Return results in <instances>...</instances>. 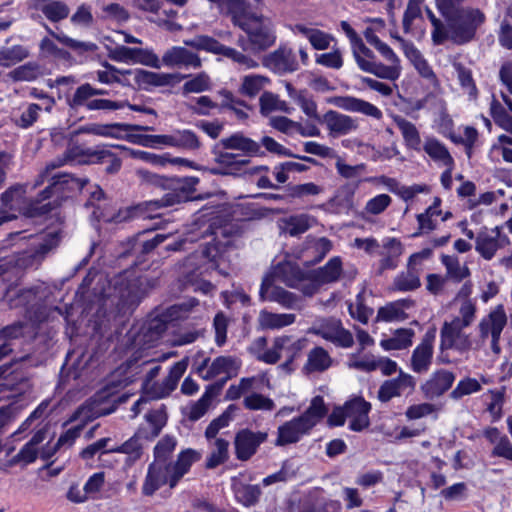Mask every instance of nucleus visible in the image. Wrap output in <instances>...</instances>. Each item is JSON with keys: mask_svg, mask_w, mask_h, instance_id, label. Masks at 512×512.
Listing matches in <instances>:
<instances>
[{"mask_svg": "<svg viewBox=\"0 0 512 512\" xmlns=\"http://www.w3.org/2000/svg\"><path fill=\"white\" fill-rule=\"evenodd\" d=\"M81 288L91 289V295L101 306L115 307L120 313L133 311L144 297L145 291L139 279L123 277L109 279L102 273L91 272L83 279Z\"/></svg>", "mask_w": 512, "mask_h": 512, "instance_id": "f257e3e1", "label": "nucleus"}, {"mask_svg": "<svg viewBox=\"0 0 512 512\" xmlns=\"http://www.w3.org/2000/svg\"><path fill=\"white\" fill-rule=\"evenodd\" d=\"M446 21V40L455 45H466L477 38V31L486 22L485 13L479 8L460 6L441 13Z\"/></svg>", "mask_w": 512, "mask_h": 512, "instance_id": "f03ea898", "label": "nucleus"}, {"mask_svg": "<svg viewBox=\"0 0 512 512\" xmlns=\"http://www.w3.org/2000/svg\"><path fill=\"white\" fill-rule=\"evenodd\" d=\"M228 13L232 23L250 37L252 53L265 51L274 45L276 35L271 22L262 15L248 12L245 2L237 3Z\"/></svg>", "mask_w": 512, "mask_h": 512, "instance_id": "7ed1b4c3", "label": "nucleus"}, {"mask_svg": "<svg viewBox=\"0 0 512 512\" xmlns=\"http://www.w3.org/2000/svg\"><path fill=\"white\" fill-rule=\"evenodd\" d=\"M138 174L147 183L168 191L161 199L150 202V205L155 206V208L171 207L193 200L195 187L199 183V178L194 176L166 177L147 170H139Z\"/></svg>", "mask_w": 512, "mask_h": 512, "instance_id": "20e7f679", "label": "nucleus"}, {"mask_svg": "<svg viewBox=\"0 0 512 512\" xmlns=\"http://www.w3.org/2000/svg\"><path fill=\"white\" fill-rule=\"evenodd\" d=\"M241 230L233 224L223 226L211 223L202 232V237H211V240L203 244L201 254L208 260L211 267L226 275L222 266L227 262V252L234 246V239L240 236Z\"/></svg>", "mask_w": 512, "mask_h": 512, "instance_id": "39448f33", "label": "nucleus"}, {"mask_svg": "<svg viewBox=\"0 0 512 512\" xmlns=\"http://www.w3.org/2000/svg\"><path fill=\"white\" fill-rule=\"evenodd\" d=\"M26 187L22 184H15L9 187L0 197V212L6 214H23L27 217L43 216L57 206L53 203H44L42 206H34L26 202Z\"/></svg>", "mask_w": 512, "mask_h": 512, "instance_id": "423d86ee", "label": "nucleus"}, {"mask_svg": "<svg viewBox=\"0 0 512 512\" xmlns=\"http://www.w3.org/2000/svg\"><path fill=\"white\" fill-rule=\"evenodd\" d=\"M30 359V355H25L0 366V392L14 391L22 394L29 388L30 375L27 368L34 366L27 365Z\"/></svg>", "mask_w": 512, "mask_h": 512, "instance_id": "0eeeda50", "label": "nucleus"}, {"mask_svg": "<svg viewBox=\"0 0 512 512\" xmlns=\"http://www.w3.org/2000/svg\"><path fill=\"white\" fill-rule=\"evenodd\" d=\"M280 281L290 288H299L302 282L309 280L308 272L303 271L299 265L291 261L279 262L272 272L266 275L261 283L259 295L265 301V294L269 292L274 281Z\"/></svg>", "mask_w": 512, "mask_h": 512, "instance_id": "6e6552de", "label": "nucleus"}, {"mask_svg": "<svg viewBox=\"0 0 512 512\" xmlns=\"http://www.w3.org/2000/svg\"><path fill=\"white\" fill-rule=\"evenodd\" d=\"M52 183L43 189L35 200L31 201L34 206H42V202L54 198L48 203L57 204L54 208L60 206L61 200L65 198V192L73 190H82L89 182L87 178H76L72 174L63 173L53 176Z\"/></svg>", "mask_w": 512, "mask_h": 512, "instance_id": "1a4fd4ad", "label": "nucleus"}, {"mask_svg": "<svg viewBox=\"0 0 512 512\" xmlns=\"http://www.w3.org/2000/svg\"><path fill=\"white\" fill-rule=\"evenodd\" d=\"M228 150L221 145V140L212 147L213 160L218 166L207 168L210 174L238 177L241 175L243 168L250 164L249 158L243 157L239 153L228 152Z\"/></svg>", "mask_w": 512, "mask_h": 512, "instance_id": "9d476101", "label": "nucleus"}, {"mask_svg": "<svg viewBox=\"0 0 512 512\" xmlns=\"http://www.w3.org/2000/svg\"><path fill=\"white\" fill-rule=\"evenodd\" d=\"M309 332L339 347L349 348L354 344L352 333L342 326L339 319H323L317 327H312Z\"/></svg>", "mask_w": 512, "mask_h": 512, "instance_id": "9b49d317", "label": "nucleus"}, {"mask_svg": "<svg viewBox=\"0 0 512 512\" xmlns=\"http://www.w3.org/2000/svg\"><path fill=\"white\" fill-rule=\"evenodd\" d=\"M464 328L458 321H445L440 331V350L455 349L460 353L469 351L472 342L469 335L463 332Z\"/></svg>", "mask_w": 512, "mask_h": 512, "instance_id": "f8f14e48", "label": "nucleus"}, {"mask_svg": "<svg viewBox=\"0 0 512 512\" xmlns=\"http://www.w3.org/2000/svg\"><path fill=\"white\" fill-rule=\"evenodd\" d=\"M267 438V432H254L247 428L239 430L234 438L236 458L240 461H248L256 454L259 446L264 443Z\"/></svg>", "mask_w": 512, "mask_h": 512, "instance_id": "ddd939ff", "label": "nucleus"}, {"mask_svg": "<svg viewBox=\"0 0 512 512\" xmlns=\"http://www.w3.org/2000/svg\"><path fill=\"white\" fill-rule=\"evenodd\" d=\"M131 380L125 378L124 380H110L100 391H98L93 397V415L96 417L105 416L113 413L117 404L123 403L126 401V396L122 395L117 398V400H113L112 405L108 408H101L100 405L108 401L109 398L113 397L120 388L126 387Z\"/></svg>", "mask_w": 512, "mask_h": 512, "instance_id": "4468645a", "label": "nucleus"}, {"mask_svg": "<svg viewBox=\"0 0 512 512\" xmlns=\"http://www.w3.org/2000/svg\"><path fill=\"white\" fill-rule=\"evenodd\" d=\"M109 57L117 62L140 63L152 68H160L158 56L148 49L116 46L110 51Z\"/></svg>", "mask_w": 512, "mask_h": 512, "instance_id": "2eb2a0df", "label": "nucleus"}, {"mask_svg": "<svg viewBox=\"0 0 512 512\" xmlns=\"http://www.w3.org/2000/svg\"><path fill=\"white\" fill-rule=\"evenodd\" d=\"M265 67L276 74L283 75L298 70L296 55L291 48L280 46L263 59Z\"/></svg>", "mask_w": 512, "mask_h": 512, "instance_id": "dca6fc26", "label": "nucleus"}, {"mask_svg": "<svg viewBox=\"0 0 512 512\" xmlns=\"http://www.w3.org/2000/svg\"><path fill=\"white\" fill-rule=\"evenodd\" d=\"M161 64L170 68L198 69L202 66V60L197 53L188 50L186 47L173 46L165 51L160 62Z\"/></svg>", "mask_w": 512, "mask_h": 512, "instance_id": "f3484780", "label": "nucleus"}, {"mask_svg": "<svg viewBox=\"0 0 512 512\" xmlns=\"http://www.w3.org/2000/svg\"><path fill=\"white\" fill-rule=\"evenodd\" d=\"M172 463L153 461L147 471L142 487V493L152 496L160 487L165 484L170 486Z\"/></svg>", "mask_w": 512, "mask_h": 512, "instance_id": "a211bd4d", "label": "nucleus"}, {"mask_svg": "<svg viewBox=\"0 0 512 512\" xmlns=\"http://www.w3.org/2000/svg\"><path fill=\"white\" fill-rule=\"evenodd\" d=\"M312 429L299 416L280 425L277 429V438L275 446L283 447L289 444L297 443L304 435L310 433Z\"/></svg>", "mask_w": 512, "mask_h": 512, "instance_id": "6ab92c4d", "label": "nucleus"}, {"mask_svg": "<svg viewBox=\"0 0 512 512\" xmlns=\"http://www.w3.org/2000/svg\"><path fill=\"white\" fill-rule=\"evenodd\" d=\"M455 381V374L445 369L433 372L430 378L421 385L425 398L434 399L447 392Z\"/></svg>", "mask_w": 512, "mask_h": 512, "instance_id": "aec40b11", "label": "nucleus"}, {"mask_svg": "<svg viewBox=\"0 0 512 512\" xmlns=\"http://www.w3.org/2000/svg\"><path fill=\"white\" fill-rule=\"evenodd\" d=\"M189 77V75L181 73H157L143 69L134 71V80L137 85L144 89L149 86L162 87L179 83Z\"/></svg>", "mask_w": 512, "mask_h": 512, "instance_id": "412c9836", "label": "nucleus"}, {"mask_svg": "<svg viewBox=\"0 0 512 512\" xmlns=\"http://www.w3.org/2000/svg\"><path fill=\"white\" fill-rule=\"evenodd\" d=\"M435 329L429 330L424 335L422 342L414 349L411 356V368L416 373L428 371L433 357V341Z\"/></svg>", "mask_w": 512, "mask_h": 512, "instance_id": "4be33fe9", "label": "nucleus"}, {"mask_svg": "<svg viewBox=\"0 0 512 512\" xmlns=\"http://www.w3.org/2000/svg\"><path fill=\"white\" fill-rule=\"evenodd\" d=\"M319 123L326 125L329 135L332 137L347 135L358 128L356 120L335 110L327 111Z\"/></svg>", "mask_w": 512, "mask_h": 512, "instance_id": "5701e85b", "label": "nucleus"}, {"mask_svg": "<svg viewBox=\"0 0 512 512\" xmlns=\"http://www.w3.org/2000/svg\"><path fill=\"white\" fill-rule=\"evenodd\" d=\"M329 103L345 111L358 112L377 120L383 116L382 111L375 105L352 96H335L329 99Z\"/></svg>", "mask_w": 512, "mask_h": 512, "instance_id": "b1692460", "label": "nucleus"}, {"mask_svg": "<svg viewBox=\"0 0 512 512\" xmlns=\"http://www.w3.org/2000/svg\"><path fill=\"white\" fill-rule=\"evenodd\" d=\"M113 129L121 130V131H152L153 127L143 126L138 124H126V123H111V124H87L85 126L79 127L77 130L73 132L75 135L79 134H93L98 136H110V137H118L115 133L112 132Z\"/></svg>", "mask_w": 512, "mask_h": 512, "instance_id": "393cba45", "label": "nucleus"}, {"mask_svg": "<svg viewBox=\"0 0 512 512\" xmlns=\"http://www.w3.org/2000/svg\"><path fill=\"white\" fill-rule=\"evenodd\" d=\"M221 145L225 149L238 150L242 152V156L249 158L252 156H263L265 153L261 150L258 142L245 136L242 132H236L229 137L222 138Z\"/></svg>", "mask_w": 512, "mask_h": 512, "instance_id": "a878e982", "label": "nucleus"}, {"mask_svg": "<svg viewBox=\"0 0 512 512\" xmlns=\"http://www.w3.org/2000/svg\"><path fill=\"white\" fill-rule=\"evenodd\" d=\"M343 272L342 260L339 256L332 257L324 266L308 271V278L318 285L337 282Z\"/></svg>", "mask_w": 512, "mask_h": 512, "instance_id": "bb28decb", "label": "nucleus"}, {"mask_svg": "<svg viewBox=\"0 0 512 512\" xmlns=\"http://www.w3.org/2000/svg\"><path fill=\"white\" fill-rule=\"evenodd\" d=\"M201 454L191 448L181 451L177 457V460L172 462V472L170 479V488H175L183 476L188 473L192 464L200 460Z\"/></svg>", "mask_w": 512, "mask_h": 512, "instance_id": "cd10ccee", "label": "nucleus"}, {"mask_svg": "<svg viewBox=\"0 0 512 512\" xmlns=\"http://www.w3.org/2000/svg\"><path fill=\"white\" fill-rule=\"evenodd\" d=\"M499 227L489 231L483 228L476 236L475 250L486 260H491L499 248Z\"/></svg>", "mask_w": 512, "mask_h": 512, "instance_id": "c85d7f7f", "label": "nucleus"}, {"mask_svg": "<svg viewBox=\"0 0 512 512\" xmlns=\"http://www.w3.org/2000/svg\"><path fill=\"white\" fill-rule=\"evenodd\" d=\"M355 60L361 70L374 74L375 76L388 79L396 80L400 76V67L398 64H392L391 66L384 65L382 63H376L364 59L361 55L355 53Z\"/></svg>", "mask_w": 512, "mask_h": 512, "instance_id": "c756f323", "label": "nucleus"}, {"mask_svg": "<svg viewBox=\"0 0 512 512\" xmlns=\"http://www.w3.org/2000/svg\"><path fill=\"white\" fill-rule=\"evenodd\" d=\"M143 440L147 441V429L141 427L130 439L120 446L106 451V453H124L129 455L133 460H138L143 453Z\"/></svg>", "mask_w": 512, "mask_h": 512, "instance_id": "7c9ffc66", "label": "nucleus"}, {"mask_svg": "<svg viewBox=\"0 0 512 512\" xmlns=\"http://www.w3.org/2000/svg\"><path fill=\"white\" fill-rule=\"evenodd\" d=\"M491 320V349L495 354L501 352L499 345L501 333L507 324V316L502 305H499L495 310L489 313Z\"/></svg>", "mask_w": 512, "mask_h": 512, "instance_id": "2f4dec72", "label": "nucleus"}, {"mask_svg": "<svg viewBox=\"0 0 512 512\" xmlns=\"http://www.w3.org/2000/svg\"><path fill=\"white\" fill-rule=\"evenodd\" d=\"M166 330L167 321L157 316L143 324L138 337H140V342L153 344L161 338Z\"/></svg>", "mask_w": 512, "mask_h": 512, "instance_id": "473e14b6", "label": "nucleus"}, {"mask_svg": "<svg viewBox=\"0 0 512 512\" xmlns=\"http://www.w3.org/2000/svg\"><path fill=\"white\" fill-rule=\"evenodd\" d=\"M421 286L419 270L407 263V269L394 278L393 289L401 292L414 291Z\"/></svg>", "mask_w": 512, "mask_h": 512, "instance_id": "72a5a7b5", "label": "nucleus"}, {"mask_svg": "<svg viewBox=\"0 0 512 512\" xmlns=\"http://www.w3.org/2000/svg\"><path fill=\"white\" fill-rule=\"evenodd\" d=\"M388 250L382 253L383 258L380 260L378 274H382L385 270L395 269L398 265L397 259L403 252L402 243L396 238H389L383 245Z\"/></svg>", "mask_w": 512, "mask_h": 512, "instance_id": "f704fd0d", "label": "nucleus"}, {"mask_svg": "<svg viewBox=\"0 0 512 512\" xmlns=\"http://www.w3.org/2000/svg\"><path fill=\"white\" fill-rule=\"evenodd\" d=\"M331 364L332 359L328 352L324 348L318 346L308 353V359L304 366V370L307 373L324 372L331 366Z\"/></svg>", "mask_w": 512, "mask_h": 512, "instance_id": "c9c22d12", "label": "nucleus"}, {"mask_svg": "<svg viewBox=\"0 0 512 512\" xmlns=\"http://www.w3.org/2000/svg\"><path fill=\"white\" fill-rule=\"evenodd\" d=\"M294 314H277L268 311H261L259 314V325L262 329H280L295 322Z\"/></svg>", "mask_w": 512, "mask_h": 512, "instance_id": "e433bc0d", "label": "nucleus"}, {"mask_svg": "<svg viewBox=\"0 0 512 512\" xmlns=\"http://www.w3.org/2000/svg\"><path fill=\"white\" fill-rule=\"evenodd\" d=\"M233 491L237 501L246 507L254 506L262 494L258 485L243 484L241 482L233 484Z\"/></svg>", "mask_w": 512, "mask_h": 512, "instance_id": "4c0bfd02", "label": "nucleus"}, {"mask_svg": "<svg viewBox=\"0 0 512 512\" xmlns=\"http://www.w3.org/2000/svg\"><path fill=\"white\" fill-rule=\"evenodd\" d=\"M328 409L324 403V399L321 396H315L306 409L299 417L313 429L317 423L326 416Z\"/></svg>", "mask_w": 512, "mask_h": 512, "instance_id": "58836bf2", "label": "nucleus"}, {"mask_svg": "<svg viewBox=\"0 0 512 512\" xmlns=\"http://www.w3.org/2000/svg\"><path fill=\"white\" fill-rule=\"evenodd\" d=\"M394 121L401 131L407 147L420 150L421 138L416 126L401 116H396Z\"/></svg>", "mask_w": 512, "mask_h": 512, "instance_id": "ea45409f", "label": "nucleus"}, {"mask_svg": "<svg viewBox=\"0 0 512 512\" xmlns=\"http://www.w3.org/2000/svg\"><path fill=\"white\" fill-rule=\"evenodd\" d=\"M172 147L196 151L202 146V143L197 134L189 129L177 130L172 134Z\"/></svg>", "mask_w": 512, "mask_h": 512, "instance_id": "a19ab883", "label": "nucleus"}, {"mask_svg": "<svg viewBox=\"0 0 512 512\" xmlns=\"http://www.w3.org/2000/svg\"><path fill=\"white\" fill-rule=\"evenodd\" d=\"M296 30L306 36L314 49L324 50L329 48L333 37L319 29L308 28L303 24H297Z\"/></svg>", "mask_w": 512, "mask_h": 512, "instance_id": "79ce46f5", "label": "nucleus"}, {"mask_svg": "<svg viewBox=\"0 0 512 512\" xmlns=\"http://www.w3.org/2000/svg\"><path fill=\"white\" fill-rule=\"evenodd\" d=\"M41 75V66L34 61L20 65L8 73V77L14 82L34 81Z\"/></svg>", "mask_w": 512, "mask_h": 512, "instance_id": "37998d69", "label": "nucleus"}, {"mask_svg": "<svg viewBox=\"0 0 512 512\" xmlns=\"http://www.w3.org/2000/svg\"><path fill=\"white\" fill-rule=\"evenodd\" d=\"M30 55L29 49L23 45H14L12 47H2L0 49V66L10 67L19 63Z\"/></svg>", "mask_w": 512, "mask_h": 512, "instance_id": "c03bdc74", "label": "nucleus"}, {"mask_svg": "<svg viewBox=\"0 0 512 512\" xmlns=\"http://www.w3.org/2000/svg\"><path fill=\"white\" fill-rule=\"evenodd\" d=\"M46 31L57 41L62 43L63 45L69 47L70 49L77 52H94L97 50V45L93 42H83L75 40L64 33H57L53 31L47 24H43Z\"/></svg>", "mask_w": 512, "mask_h": 512, "instance_id": "a18cd8bd", "label": "nucleus"}, {"mask_svg": "<svg viewBox=\"0 0 512 512\" xmlns=\"http://www.w3.org/2000/svg\"><path fill=\"white\" fill-rule=\"evenodd\" d=\"M214 445L215 449L206 459L205 467L207 469H214L229 459V442L227 440L216 438Z\"/></svg>", "mask_w": 512, "mask_h": 512, "instance_id": "49530a36", "label": "nucleus"}, {"mask_svg": "<svg viewBox=\"0 0 512 512\" xmlns=\"http://www.w3.org/2000/svg\"><path fill=\"white\" fill-rule=\"evenodd\" d=\"M85 103L74 104L73 97L67 100V104L71 109L85 107L87 110H118L125 107V103L121 101H112L108 99H89Z\"/></svg>", "mask_w": 512, "mask_h": 512, "instance_id": "de8ad7c7", "label": "nucleus"}, {"mask_svg": "<svg viewBox=\"0 0 512 512\" xmlns=\"http://www.w3.org/2000/svg\"><path fill=\"white\" fill-rule=\"evenodd\" d=\"M237 411V406L234 404L229 405L226 410L217 418L212 420L205 430V437L210 440L216 438L218 432L229 425L232 421L234 413Z\"/></svg>", "mask_w": 512, "mask_h": 512, "instance_id": "09e8293b", "label": "nucleus"}, {"mask_svg": "<svg viewBox=\"0 0 512 512\" xmlns=\"http://www.w3.org/2000/svg\"><path fill=\"white\" fill-rule=\"evenodd\" d=\"M269 290V294L268 292L265 294V300L277 302L287 309H293L296 306L298 302V297L296 294L287 291L280 286L272 285Z\"/></svg>", "mask_w": 512, "mask_h": 512, "instance_id": "8fccbe9b", "label": "nucleus"}, {"mask_svg": "<svg viewBox=\"0 0 512 512\" xmlns=\"http://www.w3.org/2000/svg\"><path fill=\"white\" fill-rule=\"evenodd\" d=\"M232 369H237L236 360L231 356H219L212 361L202 378L210 380L221 373H229Z\"/></svg>", "mask_w": 512, "mask_h": 512, "instance_id": "3c124183", "label": "nucleus"}, {"mask_svg": "<svg viewBox=\"0 0 512 512\" xmlns=\"http://www.w3.org/2000/svg\"><path fill=\"white\" fill-rule=\"evenodd\" d=\"M423 149L433 160L441 161L446 166L453 165V158L449 151L438 140L428 139L425 142Z\"/></svg>", "mask_w": 512, "mask_h": 512, "instance_id": "603ef678", "label": "nucleus"}, {"mask_svg": "<svg viewBox=\"0 0 512 512\" xmlns=\"http://www.w3.org/2000/svg\"><path fill=\"white\" fill-rule=\"evenodd\" d=\"M183 44L198 51L203 50L217 54L221 43L208 35H196L191 39H184Z\"/></svg>", "mask_w": 512, "mask_h": 512, "instance_id": "864d4df0", "label": "nucleus"}, {"mask_svg": "<svg viewBox=\"0 0 512 512\" xmlns=\"http://www.w3.org/2000/svg\"><path fill=\"white\" fill-rule=\"evenodd\" d=\"M176 445L175 437L170 435L162 437L154 447V461L172 463L170 459Z\"/></svg>", "mask_w": 512, "mask_h": 512, "instance_id": "5fc2aeb1", "label": "nucleus"}, {"mask_svg": "<svg viewBox=\"0 0 512 512\" xmlns=\"http://www.w3.org/2000/svg\"><path fill=\"white\" fill-rule=\"evenodd\" d=\"M282 222L281 229L290 236L301 235L310 228L309 218L305 214L290 216Z\"/></svg>", "mask_w": 512, "mask_h": 512, "instance_id": "6e6d98bb", "label": "nucleus"}, {"mask_svg": "<svg viewBox=\"0 0 512 512\" xmlns=\"http://www.w3.org/2000/svg\"><path fill=\"white\" fill-rule=\"evenodd\" d=\"M42 13L51 22H59L66 19L70 13L68 5L60 0H54L41 8Z\"/></svg>", "mask_w": 512, "mask_h": 512, "instance_id": "4d7b16f0", "label": "nucleus"}, {"mask_svg": "<svg viewBox=\"0 0 512 512\" xmlns=\"http://www.w3.org/2000/svg\"><path fill=\"white\" fill-rule=\"evenodd\" d=\"M145 419L151 430H147V441L159 436L162 428L166 425L167 416L162 410H152L145 415Z\"/></svg>", "mask_w": 512, "mask_h": 512, "instance_id": "13d9d810", "label": "nucleus"}, {"mask_svg": "<svg viewBox=\"0 0 512 512\" xmlns=\"http://www.w3.org/2000/svg\"><path fill=\"white\" fill-rule=\"evenodd\" d=\"M289 336H281L274 339L273 346L271 349H268L264 353H259L256 355L259 361H263L267 364H275L281 358V350L284 348L285 344L290 341Z\"/></svg>", "mask_w": 512, "mask_h": 512, "instance_id": "bf43d9fd", "label": "nucleus"}, {"mask_svg": "<svg viewBox=\"0 0 512 512\" xmlns=\"http://www.w3.org/2000/svg\"><path fill=\"white\" fill-rule=\"evenodd\" d=\"M211 88L210 77L205 72H200L192 79L186 81L182 87L183 94L201 93Z\"/></svg>", "mask_w": 512, "mask_h": 512, "instance_id": "052dcab7", "label": "nucleus"}, {"mask_svg": "<svg viewBox=\"0 0 512 512\" xmlns=\"http://www.w3.org/2000/svg\"><path fill=\"white\" fill-rule=\"evenodd\" d=\"M407 318L408 314L395 301L379 308L377 312V319L385 322L404 321Z\"/></svg>", "mask_w": 512, "mask_h": 512, "instance_id": "680f3d73", "label": "nucleus"}, {"mask_svg": "<svg viewBox=\"0 0 512 512\" xmlns=\"http://www.w3.org/2000/svg\"><path fill=\"white\" fill-rule=\"evenodd\" d=\"M481 390V385L475 378L466 377L460 380L457 386L451 391L450 398L459 400L466 395L478 392Z\"/></svg>", "mask_w": 512, "mask_h": 512, "instance_id": "e2e57ef3", "label": "nucleus"}, {"mask_svg": "<svg viewBox=\"0 0 512 512\" xmlns=\"http://www.w3.org/2000/svg\"><path fill=\"white\" fill-rule=\"evenodd\" d=\"M297 469L294 468V465L289 460H285L282 464V467L276 473H273L263 479V485L269 486L271 484L277 482H286L296 476Z\"/></svg>", "mask_w": 512, "mask_h": 512, "instance_id": "0e129e2a", "label": "nucleus"}, {"mask_svg": "<svg viewBox=\"0 0 512 512\" xmlns=\"http://www.w3.org/2000/svg\"><path fill=\"white\" fill-rule=\"evenodd\" d=\"M442 263L445 265L448 275L456 282L462 281L470 274L468 267L460 266L458 259L455 257L443 255Z\"/></svg>", "mask_w": 512, "mask_h": 512, "instance_id": "69168bd1", "label": "nucleus"}, {"mask_svg": "<svg viewBox=\"0 0 512 512\" xmlns=\"http://www.w3.org/2000/svg\"><path fill=\"white\" fill-rule=\"evenodd\" d=\"M243 403L245 408L249 410L271 411L275 407L272 399L259 393H252L245 397Z\"/></svg>", "mask_w": 512, "mask_h": 512, "instance_id": "338daca9", "label": "nucleus"}, {"mask_svg": "<svg viewBox=\"0 0 512 512\" xmlns=\"http://www.w3.org/2000/svg\"><path fill=\"white\" fill-rule=\"evenodd\" d=\"M266 80L265 77L259 75L245 76L240 87V93L252 98L261 91Z\"/></svg>", "mask_w": 512, "mask_h": 512, "instance_id": "774afa93", "label": "nucleus"}]
</instances>
